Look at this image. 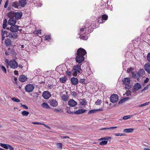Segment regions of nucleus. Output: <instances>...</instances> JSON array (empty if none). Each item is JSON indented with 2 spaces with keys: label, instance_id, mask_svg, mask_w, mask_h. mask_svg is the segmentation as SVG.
I'll use <instances>...</instances> for the list:
<instances>
[{
  "label": "nucleus",
  "instance_id": "obj_1",
  "mask_svg": "<svg viewBox=\"0 0 150 150\" xmlns=\"http://www.w3.org/2000/svg\"><path fill=\"white\" fill-rule=\"evenodd\" d=\"M81 64H78L76 66H74L72 71L73 76H76L78 74L80 73L81 71Z\"/></svg>",
  "mask_w": 150,
  "mask_h": 150
},
{
  "label": "nucleus",
  "instance_id": "obj_2",
  "mask_svg": "<svg viewBox=\"0 0 150 150\" xmlns=\"http://www.w3.org/2000/svg\"><path fill=\"white\" fill-rule=\"evenodd\" d=\"M9 66L13 69H16L18 67V64L15 60H12L9 61Z\"/></svg>",
  "mask_w": 150,
  "mask_h": 150
},
{
  "label": "nucleus",
  "instance_id": "obj_3",
  "mask_svg": "<svg viewBox=\"0 0 150 150\" xmlns=\"http://www.w3.org/2000/svg\"><path fill=\"white\" fill-rule=\"evenodd\" d=\"M34 88V87L33 85L28 84L25 86V90L26 92L29 93L32 92Z\"/></svg>",
  "mask_w": 150,
  "mask_h": 150
},
{
  "label": "nucleus",
  "instance_id": "obj_4",
  "mask_svg": "<svg viewBox=\"0 0 150 150\" xmlns=\"http://www.w3.org/2000/svg\"><path fill=\"white\" fill-rule=\"evenodd\" d=\"M118 96L117 94H113L110 97V101L113 103L117 102L118 100Z\"/></svg>",
  "mask_w": 150,
  "mask_h": 150
},
{
  "label": "nucleus",
  "instance_id": "obj_5",
  "mask_svg": "<svg viewBox=\"0 0 150 150\" xmlns=\"http://www.w3.org/2000/svg\"><path fill=\"white\" fill-rule=\"evenodd\" d=\"M86 53V50L83 49L82 48H79L77 51L76 55H79L84 57V55Z\"/></svg>",
  "mask_w": 150,
  "mask_h": 150
},
{
  "label": "nucleus",
  "instance_id": "obj_6",
  "mask_svg": "<svg viewBox=\"0 0 150 150\" xmlns=\"http://www.w3.org/2000/svg\"><path fill=\"white\" fill-rule=\"evenodd\" d=\"M76 60L78 64H79L84 61V57L82 56L77 55L76 58Z\"/></svg>",
  "mask_w": 150,
  "mask_h": 150
},
{
  "label": "nucleus",
  "instance_id": "obj_7",
  "mask_svg": "<svg viewBox=\"0 0 150 150\" xmlns=\"http://www.w3.org/2000/svg\"><path fill=\"white\" fill-rule=\"evenodd\" d=\"M10 30L12 32H16L19 30V27L17 25H11L10 28Z\"/></svg>",
  "mask_w": 150,
  "mask_h": 150
},
{
  "label": "nucleus",
  "instance_id": "obj_8",
  "mask_svg": "<svg viewBox=\"0 0 150 150\" xmlns=\"http://www.w3.org/2000/svg\"><path fill=\"white\" fill-rule=\"evenodd\" d=\"M16 23V19L14 17L11 18L8 21V23L10 25H15Z\"/></svg>",
  "mask_w": 150,
  "mask_h": 150
},
{
  "label": "nucleus",
  "instance_id": "obj_9",
  "mask_svg": "<svg viewBox=\"0 0 150 150\" xmlns=\"http://www.w3.org/2000/svg\"><path fill=\"white\" fill-rule=\"evenodd\" d=\"M42 95L45 99H47L50 97L51 95L48 91H45L43 93Z\"/></svg>",
  "mask_w": 150,
  "mask_h": 150
},
{
  "label": "nucleus",
  "instance_id": "obj_10",
  "mask_svg": "<svg viewBox=\"0 0 150 150\" xmlns=\"http://www.w3.org/2000/svg\"><path fill=\"white\" fill-rule=\"evenodd\" d=\"M50 105L53 107H56L58 105L57 102L56 100L50 99L49 100Z\"/></svg>",
  "mask_w": 150,
  "mask_h": 150
},
{
  "label": "nucleus",
  "instance_id": "obj_11",
  "mask_svg": "<svg viewBox=\"0 0 150 150\" xmlns=\"http://www.w3.org/2000/svg\"><path fill=\"white\" fill-rule=\"evenodd\" d=\"M141 88L142 86L140 83H136L133 86V89L134 91H136L139 90Z\"/></svg>",
  "mask_w": 150,
  "mask_h": 150
},
{
  "label": "nucleus",
  "instance_id": "obj_12",
  "mask_svg": "<svg viewBox=\"0 0 150 150\" xmlns=\"http://www.w3.org/2000/svg\"><path fill=\"white\" fill-rule=\"evenodd\" d=\"M68 104L71 107H74L77 105V103L73 99H70L68 102Z\"/></svg>",
  "mask_w": 150,
  "mask_h": 150
},
{
  "label": "nucleus",
  "instance_id": "obj_13",
  "mask_svg": "<svg viewBox=\"0 0 150 150\" xmlns=\"http://www.w3.org/2000/svg\"><path fill=\"white\" fill-rule=\"evenodd\" d=\"M123 84L126 86L129 85L130 82V79L129 77L124 78L122 80Z\"/></svg>",
  "mask_w": 150,
  "mask_h": 150
},
{
  "label": "nucleus",
  "instance_id": "obj_14",
  "mask_svg": "<svg viewBox=\"0 0 150 150\" xmlns=\"http://www.w3.org/2000/svg\"><path fill=\"white\" fill-rule=\"evenodd\" d=\"M9 38L13 39H16L18 37V35L16 33H9L8 34Z\"/></svg>",
  "mask_w": 150,
  "mask_h": 150
},
{
  "label": "nucleus",
  "instance_id": "obj_15",
  "mask_svg": "<svg viewBox=\"0 0 150 150\" xmlns=\"http://www.w3.org/2000/svg\"><path fill=\"white\" fill-rule=\"evenodd\" d=\"M26 0H19L18 1L19 6L21 7H24L27 4Z\"/></svg>",
  "mask_w": 150,
  "mask_h": 150
},
{
  "label": "nucleus",
  "instance_id": "obj_16",
  "mask_svg": "<svg viewBox=\"0 0 150 150\" xmlns=\"http://www.w3.org/2000/svg\"><path fill=\"white\" fill-rule=\"evenodd\" d=\"M144 68L146 71L149 74H150V64L148 63L145 64Z\"/></svg>",
  "mask_w": 150,
  "mask_h": 150
},
{
  "label": "nucleus",
  "instance_id": "obj_17",
  "mask_svg": "<svg viewBox=\"0 0 150 150\" xmlns=\"http://www.w3.org/2000/svg\"><path fill=\"white\" fill-rule=\"evenodd\" d=\"M71 81L72 84L74 85H76L77 84L78 82V79L77 78L75 77H72L71 78Z\"/></svg>",
  "mask_w": 150,
  "mask_h": 150
},
{
  "label": "nucleus",
  "instance_id": "obj_18",
  "mask_svg": "<svg viewBox=\"0 0 150 150\" xmlns=\"http://www.w3.org/2000/svg\"><path fill=\"white\" fill-rule=\"evenodd\" d=\"M19 81L21 82H24L27 80V77L24 75L21 76L19 78Z\"/></svg>",
  "mask_w": 150,
  "mask_h": 150
},
{
  "label": "nucleus",
  "instance_id": "obj_19",
  "mask_svg": "<svg viewBox=\"0 0 150 150\" xmlns=\"http://www.w3.org/2000/svg\"><path fill=\"white\" fill-rule=\"evenodd\" d=\"M86 111V110L81 109L74 112V113L76 114H81L84 113Z\"/></svg>",
  "mask_w": 150,
  "mask_h": 150
},
{
  "label": "nucleus",
  "instance_id": "obj_20",
  "mask_svg": "<svg viewBox=\"0 0 150 150\" xmlns=\"http://www.w3.org/2000/svg\"><path fill=\"white\" fill-rule=\"evenodd\" d=\"M22 15V13L21 12H16L14 13V18H16H16L20 19L21 18Z\"/></svg>",
  "mask_w": 150,
  "mask_h": 150
},
{
  "label": "nucleus",
  "instance_id": "obj_21",
  "mask_svg": "<svg viewBox=\"0 0 150 150\" xmlns=\"http://www.w3.org/2000/svg\"><path fill=\"white\" fill-rule=\"evenodd\" d=\"M61 98L63 100L66 101L68 100L69 96L67 95L62 94L61 96Z\"/></svg>",
  "mask_w": 150,
  "mask_h": 150
},
{
  "label": "nucleus",
  "instance_id": "obj_22",
  "mask_svg": "<svg viewBox=\"0 0 150 150\" xmlns=\"http://www.w3.org/2000/svg\"><path fill=\"white\" fill-rule=\"evenodd\" d=\"M19 6V2H18L17 1H15L13 2L12 4V6L15 8H18V7Z\"/></svg>",
  "mask_w": 150,
  "mask_h": 150
},
{
  "label": "nucleus",
  "instance_id": "obj_23",
  "mask_svg": "<svg viewBox=\"0 0 150 150\" xmlns=\"http://www.w3.org/2000/svg\"><path fill=\"white\" fill-rule=\"evenodd\" d=\"M5 43L6 46H9L11 44V40L9 38H6L5 40Z\"/></svg>",
  "mask_w": 150,
  "mask_h": 150
},
{
  "label": "nucleus",
  "instance_id": "obj_24",
  "mask_svg": "<svg viewBox=\"0 0 150 150\" xmlns=\"http://www.w3.org/2000/svg\"><path fill=\"white\" fill-rule=\"evenodd\" d=\"M144 71L143 69H140L138 73V74L139 76H142L144 74Z\"/></svg>",
  "mask_w": 150,
  "mask_h": 150
},
{
  "label": "nucleus",
  "instance_id": "obj_25",
  "mask_svg": "<svg viewBox=\"0 0 150 150\" xmlns=\"http://www.w3.org/2000/svg\"><path fill=\"white\" fill-rule=\"evenodd\" d=\"M7 15V16L10 18L12 17H14V12L13 11H11L8 13Z\"/></svg>",
  "mask_w": 150,
  "mask_h": 150
},
{
  "label": "nucleus",
  "instance_id": "obj_26",
  "mask_svg": "<svg viewBox=\"0 0 150 150\" xmlns=\"http://www.w3.org/2000/svg\"><path fill=\"white\" fill-rule=\"evenodd\" d=\"M134 129L132 128L126 129L123 130V132L125 133L131 132L133 131Z\"/></svg>",
  "mask_w": 150,
  "mask_h": 150
},
{
  "label": "nucleus",
  "instance_id": "obj_27",
  "mask_svg": "<svg viewBox=\"0 0 150 150\" xmlns=\"http://www.w3.org/2000/svg\"><path fill=\"white\" fill-rule=\"evenodd\" d=\"M67 79L66 77H63L60 78V81L61 83H64L66 82Z\"/></svg>",
  "mask_w": 150,
  "mask_h": 150
},
{
  "label": "nucleus",
  "instance_id": "obj_28",
  "mask_svg": "<svg viewBox=\"0 0 150 150\" xmlns=\"http://www.w3.org/2000/svg\"><path fill=\"white\" fill-rule=\"evenodd\" d=\"M80 103L82 105H85L87 103L86 100L85 99H81L80 100Z\"/></svg>",
  "mask_w": 150,
  "mask_h": 150
},
{
  "label": "nucleus",
  "instance_id": "obj_29",
  "mask_svg": "<svg viewBox=\"0 0 150 150\" xmlns=\"http://www.w3.org/2000/svg\"><path fill=\"white\" fill-rule=\"evenodd\" d=\"M117 128V126H115L113 127H111L109 128H101L100 129L101 130H108V129H113L115 128Z\"/></svg>",
  "mask_w": 150,
  "mask_h": 150
},
{
  "label": "nucleus",
  "instance_id": "obj_30",
  "mask_svg": "<svg viewBox=\"0 0 150 150\" xmlns=\"http://www.w3.org/2000/svg\"><path fill=\"white\" fill-rule=\"evenodd\" d=\"M42 106L47 109H49L50 108V106L48 105L47 103L45 102L42 104Z\"/></svg>",
  "mask_w": 150,
  "mask_h": 150
},
{
  "label": "nucleus",
  "instance_id": "obj_31",
  "mask_svg": "<svg viewBox=\"0 0 150 150\" xmlns=\"http://www.w3.org/2000/svg\"><path fill=\"white\" fill-rule=\"evenodd\" d=\"M2 35H4L6 37H8V32L7 31H3V30H1Z\"/></svg>",
  "mask_w": 150,
  "mask_h": 150
},
{
  "label": "nucleus",
  "instance_id": "obj_32",
  "mask_svg": "<svg viewBox=\"0 0 150 150\" xmlns=\"http://www.w3.org/2000/svg\"><path fill=\"white\" fill-rule=\"evenodd\" d=\"M9 144H4L1 143H0V145L2 147L6 149H8V147Z\"/></svg>",
  "mask_w": 150,
  "mask_h": 150
},
{
  "label": "nucleus",
  "instance_id": "obj_33",
  "mask_svg": "<svg viewBox=\"0 0 150 150\" xmlns=\"http://www.w3.org/2000/svg\"><path fill=\"white\" fill-rule=\"evenodd\" d=\"M108 143V142L107 141H103L100 142L99 144L100 145L104 146L106 145Z\"/></svg>",
  "mask_w": 150,
  "mask_h": 150
},
{
  "label": "nucleus",
  "instance_id": "obj_34",
  "mask_svg": "<svg viewBox=\"0 0 150 150\" xmlns=\"http://www.w3.org/2000/svg\"><path fill=\"white\" fill-rule=\"evenodd\" d=\"M11 99L14 102L17 103H18L20 101V100L19 99L14 97L12 98Z\"/></svg>",
  "mask_w": 150,
  "mask_h": 150
},
{
  "label": "nucleus",
  "instance_id": "obj_35",
  "mask_svg": "<svg viewBox=\"0 0 150 150\" xmlns=\"http://www.w3.org/2000/svg\"><path fill=\"white\" fill-rule=\"evenodd\" d=\"M57 148L59 149H62V144L61 143H58L56 144Z\"/></svg>",
  "mask_w": 150,
  "mask_h": 150
},
{
  "label": "nucleus",
  "instance_id": "obj_36",
  "mask_svg": "<svg viewBox=\"0 0 150 150\" xmlns=\"http://www.w3.org/2000/svg\"><path fill=\"white\" fill-rule=\"evenodd\" d=\"M22 114L23 116H26L29 114V112L26 111H24L22 112Z\"/></svg>",
  "mask_w": 150,
  "mask_h": 150
},
{
  "label": "nucleus",
  "instance_id": "obj_37",
  "mask_svg": "<svg viewBox=\"0 0 150 150\" xmlns=\"http://www.w3.org/2000/svg\"><path fill=\"white\" fill-rule=\"evenodd\" d=\"M97 110H96V109L91 110L88 111V114H91L95 113L97 111Z\"/></svg>",
  "mask_w": 150,
  "mask_h": 150
},
{
  "label": "nucleus",
  "instance_id": "obj_38",
  "mask_svg": "<svg viewBox=\"0 0 150 150\" xmlns=\"http://www.w3.org/2000/svg\"><path fill=\"white\" fill-rule=\"evenodd\" d=\"M85 79H79V82L82 84H84L85 83Z\"/></svg>",
  "mask_w": 150,
  "mask_h": 150
},
{
  "label": "nucleus",
  "instance_id": "obj_39",
  "mask_svg": "<svg viewBox=\"0 0 150 150\" xmlns=\"http://www.w3.org/2000/svg\"><path fill=\"white\" fill-rule=\"evenodd\" d=\"M132 117V115H127V116H124L123 117V119L124 120H127L128 119H129L130 118H131Z\"/></svg>",
  "mask_w": 150,
  "mask_h": 150
},
{
  "label": "nucleus",
  "instance_id": "obj_40",
  "mask_svg": "<svg viewBox=\"0 0 150 150\" xmlns=\"http://www.w3.org/2000/svg\"><path fill=\"white\" fill-rule=\"evenodd\" d=\"M102 101L98 99L95 102V104L97 105H100L101 104Z\"/></svg>",
  "mask_w": 150,
  "mask_h": 150
},
{
  "label": "nucleus",
  "instance_id": "obj_41",
  "mask_svg": "<svg viewBox=\"0 0 150 150\" xmlns=\"http://www.w3.org/2000/svg\"><path fill=\"white\" fill-rule=\"evenodd\" d=\"M0 66L2 70L5 73H6V70L5 67L3 66Z\"/></svg>",
  "mask_w": 150,
  "mask_h": 150
},
{
  "label": "nucleus",
  "instance_id": "obj_42",
  "mask_svg": "<svg viewBox=\"0 0 150 150\" xmlns=\"http://www.w3.org/2000/svg\"><path fill=\"white\" fill-rule=\"evenodd\" d=\"M149 85H147V86L145 87L143 89H142V90L141 92H144L145 91L147 90L149 88Z\"/></svg>",
  "mask_w": 150,
  "mask_h": 150
},
{
  "label": "nucleus",
  "instance_id": "obj_43",
  "mask_svg": "<svg viewBox=\"0 0 150 150\" xmlns=\"http://www.w3.org/2000/svg\"><path fill=\"white\" fill-rule=\"evenodd\" d=\"M103 140H105V141H108L109 140L111 139V137H103Z\"/></svg>",
  "mask_w": 150,
  "mask_h": 150
},
{
  "label": "nucleus",
  "instance_id": "obj_44",
  "mask_svg": "<svg viewBox=\"0 0 150 150\" xmlns=\"http://www.w3.org/2000/svg\"><path fill=\"white\" fill-rule=\"evenodd\" d=\"M108 16L105 15H103L102 16V19L104 20H106L108 19Z\"/></svg>",
  "mask_w": 150,
  "mask_h": 150
},
{
  "label": "nucleus",
  "instance_id": "obj_45",
  "mask_svg": "<svg viewBox=\"0 0 150 150\" xmlns=\"http://www.w3.org/2000/svg\"><path fill=\"white\" fill-rule=\"evenodd\" d=\"M149 102H147L145 103L142 104L140 105H139V107H142L143 106H145L146 105H147L149 104Z\"/></svg>",
  "mask_w": 150,
  "mask_h": 150
},
{
  "label": "nucleus",
  "instance_id": "obj_46",
  "mask_svg": "<svg viewBox=\"0 0 150 150\" xmlns=\"http://www.w3.org/2000/svg\"><path fill=\"white\" fill-rule=\"evenodd\" d=\"M115 135L116 136H123L124 135V134L120 133H115Z\"/></svg>",
  "mask_w": 150,
  "mask_h": 150
},
{
  "label": "nucleus",
  "instance_id": "obj_47",
  "mask_svg": "<svg viewBox=\"0 0 150 150\" xmlns=\"http://www.w3.org/2000/svg\"><path fill=\"white\" fill-rule=\"evenodd\" d=\"M45 40L48 41H49L50 39V35L45 36Z\"/></svg>",
  "mask_w": 150,
  "mask_h": 150
},
{
  "label": "nucleus",
  "instance_id": "obj_48",
  "mask_svg": "<svg viewBox=\"0 0 150 150\" xmlns=\"http://www.w3.org/2000/svg\"><path fill=\"white\" fill-rule=\"evenodd\" d=\"M147 59L148 61L150 62V52L148 53L147 56Z\"/></svg>",
  "mask_w": 150,
  "mask_h": 150
},
{
  "label": "nucleus",
  "instance_id": "obj_49",
  "mask_svg": "<svg viewBox=\"0 0 150 150\" xmlns=\"http://www.w3.org/2000/svg\"><path fill=\"white\" fill-rule=\"evenodd\" d=\"M21 106L23 107L25 109H28V108L26 105H23V104H22V103H21Z\"/></svg>",
  "mask_w": 150,
  "mask_h": 150
},
{
  "label": "nucleus",
  "instance_id": "obj_50",
  "mask_svg": "<svg viewBox=\"0 0 150 150\" xmlns=\"http://www.w3.org/2000/svg\"><path fill=\"white\" fill-rule=\"evenodd\" d=\"M72 73L69 71H66V74L68 76H70L71 74Z\"/></svg>",
  "mask_w": 150,
  "mask_h": 150
},
{
  "label": "nucleus",
  "instance_id": "obj_51",
  "mask_svg": "<svg viewBox=\"0 0 150 150\" xmlns=\"http://www.w3.org/2000/svg\"><path fill=\"white\" fill-rule=\"evenodd\" d=\"M131 91H127V92L125 93V94L127 95V96H129L131 95Z\"/></svg>",
  "mask_w": 150,
  "mask_h": 150
},
{
  "label": "nucleus",
  "instance_id": "obj_52",
  "mask_svg": "<svg viewBox=\"0 0 150 150\" xmlns=\"http://www.w3.org/2000/svg\"><path fill=\"white\" fill-rule=\"evenodd\" d=\"M7 27V23L6 22H3V28L4 29H5Z\"/></svg>",
  "mask_w": 150,
  "mask_h": 150
},
{
  "label": "nucleus",
  "instance_id": "obj_53",
  "mask_svg": "<svg viewBox=\"0 0 150 150\" xmlns=\"http://www.w3.org/2000/svg\"><path fill=\"white\" fill-rule=\"evenodd\" d=\"M81 39L84 40H86L87 39V37L84 36V35H82V36H81Z\"/></svg>",
  "mask_w": 150,
  "mask_h": 150
},
{
  "label": "nucleus",
  "instance_id": "obj_54",
  "mask_svg": "<svg viewBox=\"0 0 150 150\" xmlns=\"http://www.w3.org/2000/svg\"><path fill=\"white\" fill-rule=\"evenodd\" d=\"M8 3H9V1L8 0H7L6 1V2L5 3V5L4 6V7L5 8H6L7 7L8 5Z\"/></svg>",
  "mask_w": 150,
  "mask_h": 150
},
{
  "label": "nucleus",
  "instance_id": "obj_55",
  "mask_svg": "<svg viewBox=\"0 0 150 150\" xmlns=\"http://www.w3.org/2000/svg\"><path fill=\"white\" fill-rule=\"evenodd\" d=\"M5 62L7 67H8V66L9 65V62H8V61L7 59L6 60Z\"/></svg>",
  "mask_w": 150,
  "mask_h": 150
},
{
  "label": "nucleus",
  "instance_id": "obj_56",
  "mask_svg": "<svg viewBox=\"0 0 150 150\" xmlns=\"http://www.w3.org/2000/svg\"><path fill=\"white\" fill-rule=\"evenodd\" d=\"M9 149L10 150H14L13 148L11 145H9L8 147V149Z\"/></svg>",
  "mask_w": 150,
  "mask_h": 150
},
{
  "label": "nucleus",
  "instance_id": "obj_57",
  "mask_svg": "<svg viewBox=\"0 0 150 150\" xmlns=\"http://www.w3.org/2000/svg\"><path fill=\"white\" fill-rule=\"evenodd\" d=\"M68 129L72 130H74V127L73 126H70L69 127V128Z\"/></svg>",
  "mask_w": 150,
  "mask_h": 150
},
{
  "label": "nucleus",
  "instance_id": "obj_58",
  "mask_svg": "<svg viewBox=\"0 0 150 150\" xmlns=\"http://www.w3.org/2000/svg\"><path fill=\"white\" fill-rule=\"evenodd\" d=\"M98 22L99 23H103V19L101 18H99Z\"/></svg>",
  "mask_w": 150,
  "mask_h": 150
},
{
  "label": "nucleus",
  "instance_id": "obj_59",
  "mask_svg": "<svg viewBox=\"0 0 150 150\" xmlns=\"http://www.w3.org/2000/svg\"><path fill=\"white\" fill-rule=\"evenodd\" d=\"M124 102H125V101H124L123 99H122L118 103V104H121V103H124Z\"/></svg>",
  "mask_w": 150,
  "mask_h": 150
},
{
  "label": "nucleus",
  "instance_id": "obj_60",
  "mask_svg": "<svg viewBox=\"0 0 150 150\" xmlns=\"http://www.w3.org/2000/svg\"><path fill=\"white\" fill-rule=\"evenodd\" d=\"M149 78H146V80L144 81V83H147L149 81Z\"/></svg>",
  "mask_w": 150,
  "mask_h": 150
},
{
  "label": "nucleus",
  "instance_id": "obj_61",
  "mask_svg": "<svg viewBox=\"0 0 150 150\" xmlns=\"http://www.w3.org/2000/svg\"><path fill=\"white\" fill-rule=\"evenodd\" d=\"M61 110L60 109H55L54 110V111L55 112H60Z\"/></svg>",
  "mask_w": 150,
  "mask_h": 150
},
{
  "label": "nucleus",
  "instance_id": "obj_62",
  "mask_svg": "<svg viewBox=\"0 0 150 150\" xmlns=\"http://www.w3.org/2000/svg\"><path fill=\"white\" fill-rule=\"evenodd\" d=\"M129 99V98H125L123 99L124 101L125 102V101L128 100Z\"/></svg>",
  "mask_w": 150,
  "mask_h": 150
},
{
  "label": "nucleus",
  "instance_id": "obj_63",
  "mask_svg": "<svg viewBox=\"0 0 150 150\" xmlns=\"http://www.w3.org/2000/svg\"><path fill=\"white\" fill-rule=\"evenodd\" d=\"M18 71L15 70L14 71V74L15 75H17L18 74Z\"/></svg>",
  "mask_w": 150,
  "mask_h": 150
},
{
  "label": "nucleus",
  "instance_id": "obj_64",
  "mask_svg": "<svg viewBox=\"0 0 150 150\" xmlns=\"http://www.w3.org/2000/svg\"><path fill=\"white\" fill-rule=\"evenodd\" d=\"M132 68H129V69H127V72H130V71H131V70H132Z\"/></svg>",
  "mask_w": 150,
  "mask_h": 150
}]
</instances>
